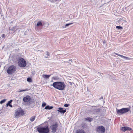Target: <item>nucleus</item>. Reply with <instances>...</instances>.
Wrapping results in <instances>:
<instances>
[{
  "label": "nucleus",
  "mask_w": 133,
  "mask_h": 133,
  "mask_svg": "<svg viewBox=\"0 0 133 133\" xmlns=\"http://www.w3.org/2000/svg\"><path fill=\"white\" fill-rule=\"evenodd\" d=\"M52 86L58 90H63L64 89L66 85L64 82H57L53 83Z\"/></svg>",
  "instance_id": "nucleus-1"
},
{
  "label": "nucleus",
  "mask_w": 133,
  "mask_h": 133,
  "mask_svg": "<svg viewBox=\"0 0 133 133\" xmlns=\"http://www.w3.org/2000/svg\"><path fill=\"white\" fill-rule=\"evenodd\" d=\"M37 130L39 133H48L49 132V130L47 126L39 125L37 128Z\"/></svg>",
  "instance_id": "nucleus-2"
},
{
  "label": "nucleus",
  "mask_w": 133,
  "mask_h": 133,
  "mask_svg": "<svg viewBox=\"0 0 133 133\" xmlns=\"http://www.w3.org/2000/svg\"><path fill=\"white\" fill-rule=\"evenodd\" d=\"M24 111L21 108H18L15 110L14 117L17 118L19 117L24 114Z\"/></svg>",
  "instance_id": "nucleus-3"
},
{
  "label": "nucleus",
  "mask_w": 133,
  "mask_h": 133,
  "mask_svg": "<svg viewBox=\"0 0 133 133\" xmlns=\"http://www.w3.org/2000/svg\"><path fill=\"white\" fill-rule=\"evenodd\" d=\"M130 110V109L129 108H124L120 109H116V112L118 115H122L127 112Z\"/></svg>",
  "instance_id": "nucleus-4"
},
{
  "label": "nucleus",
  "mask_w": 133,
  "mask_h": 133,
  "mask_svg": "<svg viewBox=\"0 0 133 133\" xmlns=\"http://www.w3.org/2000/svg\"><path fill=\"white\" fill-rule=\"evenodd\" d=\"M26 62L23 58H19L18 62V65L19 66L24 67L26 66Z\"/></svg>",
  "instance_id": "nucleus-5"
},
{
  "label": "nucleus",
  "mask_w": 133,
  "mask_h": 133,
  "mask_svg": "<svg viewBox=\"0 0 133 133\" xmlns=\"http://www.w3.org/2000/svg\"><path fill=\"white\" fill-rule=\"evenodd\" d=\"M16 70V67L15 66L12 65L9 67L7 70V72L10 74H12L14 73Z\"/></svg>",
  "instance_id": "nucleus-6"
},
{
  "label": "nucleus",
  "mask_w": 133,
  "mask_h": 133,
  "mask_svg": "<svg viewBox=\"0 0 133 133\" xmlns=\"http://www.w3.org/2000/svg\"><path fill=\"white\" fill-rule=\"evenodd\" d=\"M96 130L97 133H104L105 131V128L102 126L97 127Z\"/></svg>",
  "instance_id": "nucleus-7"
},
{
  "label": "nucleus",
  "mask_w": 133,
  "mask_h": 133,
  "mask_svg": "<svg viewBox=\"0 0 133 133\" xmlns=\"http://www.w3.org/2000/svg\"><path fill=\"white\" fill-rule=\"evenodd\" d=\"M57 124H55L51 125L50 127V128L52 132H56V130L57 129Z\"/></svg>",
  "instance_id": "nucleus-8"
},
{
  "label": "nucleus",
  "mask_w": 133,
  "mask_h": 133,
  "mask_svg": "<svg viewBox=\"0 0 133 133\" xmlns=\"http://www.w3.org/2000/svg\"><path fill=\"white\" fill-rule=\"evenodd\" d=\"M31 99L30 96L28 95H27L23 98V100L25 102H28L30 101Z\"/></svg>",
  "instance_id": "nucleus-9"
},
{
  "label": "nucleus",
  "mask_w": 133,
  "mask_h": 133,
  "mask_svg": "<svg viewBox=\"0 0 133 133\" xmlns=\"http://www.w3.org/2000/svg\"><path fill=\"white\" fill-rule=\"evenodd\" d=\"M17 30V29L16 27H13L10 29V32L12 34L15 32Z\"/></svg>",
  "instance_id": "nucleus-10"
},
{
  "label": "nucleus",
  "mask_w": 133,
  "mask_h": 133,
  "mask_svg": "<svg viewBox=\"0 0 133 133\" xmlns=\"http://www.w3.org/2000/svg\"><path fill=\"white\" fill-rule=\"evenodd\" d=\"M131 130V128L127 127H123L121 128V130L123 131H125L126 130L130 131Z\"/></svg>",
  "instance_id": "nucleus-11"
},
{
  "label": "nucleus",
  "mask_w": 133,
  "mask_h": 133,
  "mask_svg": "<svg viewBox=\"0 0 133 133\" xmlns=\"http://www.w3.org/2000/svg\"><path fill=\"white\" fill-rule=\"evenodd\" d=\"M58 112H60L61 114H63L66 111V110H63V108H58V109L57 110Z\"/></svg>",
  "instance_id": "nucleus-12"
},
{
  "label": "nucleus",
  "mask_w": 133,
  "mask_h": 133,
  "mask_svg": "<svg viewBox=\"0 0 133 133\" xmlns=\"http://www.w3.org/2000/svg\"><path fill=\"white\" fill-rule=\"evenodd\" d=\"M50 76V75H43L42 76L44 79H48Z\"/></svg>",
  "instance_id": "nucleus-13"
},
{
  "label": "nucleus",
  "mask_w": 133,
  "mask_h": 133,
  "mask_svg": "<svg viewBox=\"0 0 133 133\" xmlns=\"http://www.w3.org/2000/svg\"><path fill=\"white\" fill-rule=\"evenodd\" d=\"M76 133H86L83 130L79 129L76 131Z\"/></svg>",
  "instance_id": "nucleus-14"
},
{
  "label": "nucleus",
  "mask_w": 133,
  "mask_h": 133,
  "mask_svg": "<svg viewBox=\"0 0 133 133\" xmlns=\"http://www.w3.org/2000/svg\"><path fill=\"white\" fill-rule=\"evenodd\" d=\"M53 107L52 106H49V105H47L45 108V109H52Z\"/></svg>",
  "instance_id": "nucleus-15"
},
{
  "label": "nucleus",
  "mask_w": 133,
  "mask_h": 133,
  "mask_svg": "<svg viewBox=\"0 0 133 133\" xmlns=\"http://www.w3.org/2000/svg\"><path fill=\"white\" fill-rule=\"evenodd\" d=\"M36 118V116H34L31 117L30 118V120L31 122H33L35 120Z\"/></svg>",
  "instance_id": "nucleus-16"
},
{
  "label": "nucleus",
  "mask_w": 133,
  "mask_h": 133,
  "mask_svg": "<svg viewBox=\"0 0 133 133\" xmlns=\"http://www.w3.org/2000/svg\"><path fill=\"white\" fill-rule=\"evenodd\" d=\"M85 121H88L90 122L92 120V119L90 118L87 117L85 118Z\"/></svg>",
  "instance_id": "nucleus-17"
},
{
  "label": "nucleus",
  "mask_w": 133,
  "mask_h": 133,
  "mask_svg": "<svg viewBox=\"0 0 133 133\" xmlns=\"http://www.w3.org/2000/svg\"><path fill=\"white\" fill-rule=\"evenodd\" d=\"M42 22L40 21H39L38 22L37 24V26H42Z\"/></svg>",
  "instance_id": "nucleus-18"
},
{
  "label": "nucleus",
  "mask_w": 133,
  "mask_h": 133,
  "mask_svg": "<svg viewBox=\"0 0 133 133\" xmlns=\"http://www.w3.org/2000/svg\"><path fill=\"white\" fill-rule=\"evenodd\" d=\"M12 100H11L9 101L8 102V103L6 104V106L8 107V106H9L10 105V103L12 102Z\"/></svg>",
  "instance_id": "nucleus-19"
},
{
  "label": "nucleus",
  "mask_w": 133,
  "mask_h": 133,
  "mask_svg": "<svg viewBox=\"0 0 133 133\" xmlns=\"http://www.w3.org/2000/svg\"><path fill=\"white\" fill-rule=\"evenodd\" d=\"M28 91V90L27 89H25V90H18L17 91L18 92H22L23 91Z\"/></svg>",
  "instance_id": "nucleus-20"
},
{
  "label": "nucleus",
  "mask_w": 133,
  "mask_h": 133,
  "mask_svg": "<svg viewBox=\"0 0 133 133\" xmlns=\"http://www.w3.org/2000/svg\"><path fill=\"white\" fill-rule=\"evenodd\" d=\"M27 81L30 82H31L32 81V79L30 78H27Z\"/></svg>",
  "instance_id": "nucleus-21"
},
{
  "label": "nucleus",
  "mask_w": 133,
  "mask_h": 133,
  "mask_svg": "<svg viewBox=\"0 0 133 133\" xmlns=\"http://www.w3.org/2000/svg\"><path fill=\"white\" fill-rule=\"evenodd\" d=\"M6 99H4L0 101V103L1 104H2L3 103H4L5 101H6Z\"/></svg>",
  "instance_id": "nucleus-22"
},
{
  "label": "nucleus",
  "mask_w": 133,
  "mask_h": 133,
  "mask_svg": "<svg viewBox=\"0 0 133 133\" xmlns=\"http://www.w3.org/2000/svg\"><path fill=\"white\" fill-rule=\"evenodd\" d=\"M116 27V28L118 29H123L122 27L120 26H117Z\"/></svg>",
  "instance_id": "nucleus-23"
},
{
  "label": "nucleus",
  "mask_w": 133,
  "mask_h": 133,
  "mask_svg": "<svg viewBox=\"0 0 133 133\" xmlns=\"http://www.w3.org/2000/svg\"><path fill=\"white\" fill-rule=\"evenodd\" d=\"M49 54L48 52H46V55L45 56V57L46 58H47L49 56Z\"/></svg>",
  "instance_id": "nucleus-24"
},
{
  "label": "nucleus",
  "mask_w": 133,
  "mask_h": 133,
  "mask_svg": "<svg viewBox=\"0 0 133 133\" xmlns=\"http://www.w3.org/2000/svg\"><path fill=\"white\" fill-rule=\"evenodd\" d=\"M124 58L125 59H127V60H129L130 59V58H129L128 57L125 56L124 57Z\"/></svg>",
  "instance_id": "nucleus-25"
},
{
  "label": "nucleus",
  "mask_w": 133,
  "mask_h": 133,
  "mask_svg": "<svg viewBox=\"0 0 133 133\" xmlns=\"http://www.w3.org/2000/svg\"><path fill=\"white\" fill-rule=\"evenodd\" d=\"M72 59H69V62H68V63H70V64H71V63H72Z\"/></svg>",
  "instance_id": "nucleus-26"
},
{
  "label": "nucleus",
  "mask_w": 133,
  "mask_h": 133,
  "mask_svg": "<svg viewBox=\"0 0 133 133\" xmlns=\"http://www.w3.org/2000/svg\"><path fill=\"white\" fill-rule=\"evenodd\" d=\"M72 24V23L67 24L65 25V27H66L68 26H69V25Z\"/></svg>",
  "instance_id": "nucleus-27"
},
{
  "label": "nucleus",
  "mask_w": 133,
  "mask_h": 133,
  "mask_svg": "<svg viewBox=\"0 0 133 133\" xmlns=\"http://www.w3.org/2000/svg\"><path fill=\"white\" fill-rule=\"evenodd\" d=\"M46 105V104L45 103H42V106L43 107H44Z\"/></svg>",
  "instance_id": "nucleus-28"
},
{
  "label": "nucleus",
  "mask_w": 133,
  "mask_h": 133,
  "mask_svg": "<svg viewBox=\"0 0 133 133\" xmlns=\"http://www.w3.org/2000/svg\"><path fill=\"white\" fill-rule=\"evenodd\" d=\"M2 38H4V39L5 37V35L4 34H3L2 36Z\"/></svg>",
  "instance_id": "nucleus-29"
},
{
  "label": "nucleus",
  "mask_w": 133,
  "mask_h": 133,
  "mask_svg": "<svg viewBox=\"0 0 133 133\" xmlns=\"http://www.w3.org/2000/svg\"><path fill=\"white\" fill-rule=\"evenodd\" d=\"M69 105V104H65L64 105V106L65 107H68Z\"/></svg>",
  "instance_id": "nucleus-30"
},
{
  "label": "nucleus",
  "mask_w": 133,
  "mask_h": 133,
  "mask_svg": "<svg viewBox=\"0 0 133 133\" xmlns=\"http://www.w3.org/2000/svg\"><path fill=\"white\" fill-rule=\"evenodd\" d=\"M120 57H121L122 58H124V56H123V55H121L120 56Z\"/></svg>",
  "instance_id": "nucleus-31"
},
{
  "label": "nucleus",
  "mask_w": 133,
  "mask_h": 133,
  "mask_svg": "<svg viewBox=\"0 0 133 133\" xmlns=\"http://www.w3.org/2000/svg\"><path fill=\"white\" fill-rule=\"evenodd\" d=\"M115 54L117 55H118V56H120L121 55H120V54H118L116 53H115Z\"/></svg>",
  "instance_id": "nucleus-32"
},
{
  "label": "nucleus",
  "mask_w": 133,
  "mask_h": 133,
  "mask_svg": "<svg viewBox=\"0 0 133 133\" xmlns=\"http://www.w3.org/2000/svg\"><path fill=\"white\" fill-rule=\"evenodd\" d=\"M9 106L11 107H12V105L11 104Z\"/></svg>",
  "instance_id": "nucleus-33"
}]
</instances>
